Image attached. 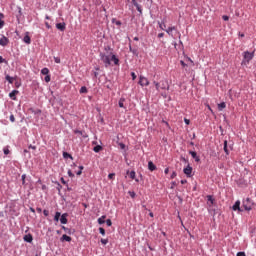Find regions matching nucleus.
<instances>
[{"label": "nucleus", "instance_id": "f257e3e1", "mask_svg": "<svg viewBox=\"0 0 256 256\" xmlns=\"http://www.w3.org/2000/svg\"><path fill=\"white\" fill-rule=\"evenodd\" d=\"M100 59L104 63L105 67L111 66V61L114 62V65H119V58L113 52L100 53Z\"/></svg>", "mask_w": 256, "mask_h": 256}, {"label": "nucleus", "instance_id": "f03ea898", "mask_svg": "<svg viewBox=\"0 0 256 256\" xmlns=\"http://www.w3.org/2000/svg\"><path fill=\"white\" fill-rule=\"evenodd\" d=\"M253 57H255V51L249 52V51H244L243 52V60L241 62V65L244 67H247L251 61H253Z\"/></svg>", "mask_w": 256, "mask_h": 256}, {"label": "nucleus", "instance_id": "7ed1b4c3", "mask_svg": "<svg viewBox=\"0 0 256 256\" xmlns=\"http://www.w3.org/2000/svg\"><path fill=\"white\" fill-rule=\"evenodd\" d=\"M153 85H155L156 91H169V82L162 80L160 82L154 81Z\"/></svg>", "mask_w": 256, "mask_h": 256}, {"label": "nucleus", "instance_id": "20e7f679", "mask_svg": "<svg viewBox=\"0 0 256 256\" xmlns=\"http://www.w3.org/2000/svg\"><path fill=\"white\" fill-rule=\"evenodd\" d=\"M253 200L250 198H247L246 200L243 201L242 207L245 209V211H251L253 209Z\"/></svg>", "mask_w": 256, "mask_h": 256}, {"label": "nucleus", "instance_id": "39448f33", "mask_svg": "<svg viewBox=\"0 0 256 256\" xmlns=\"http://www.w3.org/2000/svg\"><path fill=\"white\" fill-rule=\"evenodd\" d=\"M139 85L141 87H149V79L145 76H139Z\"/></svg>", "mask_w": 256, "mask_h": 256}, {"label": "nucleus", "instance_id": "423d86ee", "mask_svg": "<svg viewBox=\"0 0 256 256\" xmlns=\"http://www.w3.org/2000/svg\"><path fill=\"white\" fill-rule=\"evenodd\" d=\"M0 45L2 47H7V45H9V38L3 36L1 39H0Z\"/></svg>", "mask_w": 256, "mask_h": 256}, {"label": "nucleus", "instance_id": "0eeeda50", "mask_svg": "<svg viewBox=\"0 0 256 256\" xmlns=\"http://www.w3.org/2000/svg\"><path fill=\"white\" fill-rule=\"evenodd\" d=\"M17 95H19L18 90H13L9 93V97L12 99V101H17Z\"/></svg>", "mask_w": 256, "mask_h": 256}, {"label": "nucleus", "instance_id": "6e6552de", "mask_svg": "<svg viewBox=\"0 0 256 256\" xmlns=\"http://www.w3.org/2000/svg\"><path fill=\"white\" fill-rule=\"evenodd\" d=\"M191 173H193V168L191 166H187L184 168V174L187 175V177H191Z\"/></svg>", "mask_w": 256, "mask_h": 256}, {"label": "nucleus", "instance_id": "1a4fd4ad", "mask_svg": "<svg viewBox=\"0 0 256 256\" xmlns=\"http://www.w3.org/2000/svg\"><path fill=\"white\" fill-rule=\"evenodd\" d=\"M233 211H242L241 210V201H236L235 204L232 206Z\"/></svg>", "mask_w": 256, "mask_h": 256}, {"label": "nucleus", "instance_id": "9d476101", "mask_svg": "<svg viewBox=\"0 0 256 256\" xmlns=\"http://www.w3.org/2000/svg\"><path fill=\"white\" fill-rule=\"evenodd\" d=\"M67 217H68V214L67 213H64L61 215V218H60V223H62V225H67Z\"/></svg>", "mask_w": 256, "mask_h": 256}, {"label": "nucleus", "instance_id": "9b49d317", "mask_svg": "<svg viewBox=\"0 0 256 256\" xmlns=\"http://www.w3.org/2000/svg\"><path fill=\"white\" fill-rule=\"evenodd\" d=\"M189 153H190L191 157H193L195 159L196 163H199V161H201V158H199V156H197V152L190 151Z\"/></svg>", "mask_w": 256, "mask_h": 256}, {"label": "nucleus", "instance_id": "f8f14e48", "mask_svg": "<svg viewBox=\"0 0 256 256\" xmlns=\"http://www.w3.org/2000/svg\"><path fill=\"white\" fill-rule=\"evenodd\" d=\"M3 19H5V14L0 13V29H3V27H5V21Z\"/></svg>", "mask_w": 256, "mask_h": 256}, {"label": "nucleus", "instance_id": "ddd939ff", "mask_svg": "<svg viewBox=\"0 0 256 256\" xmlns=\"http://www.w3.org/2000/svg\"><path fill=\"white\" fill-rule=\"evenodd\" d=\"M24 241H26V243H33V235H31V234L25 235Z\"/></svg>", "mask_w": 256, "mask_h": 256}, {"label": "nucleus", "instance_id": "4468645a", "mask_svg": "<svg viewBox=\"0 0 256 256\" xmlns=\"http://www.w3.org/2000/svg\"><path fill=\"white\" fill-rule=\"evenodd\" d=\"M24 43L27 45H31V37L29 36V33H26V35L23 38Z\"/></svg>", "mask_w": 256, "mask_h": 256}, {"label": "nucleus", "instance_id": "2eb2a0df", "mask_svg": "<svg viewBox=\"0 0 256 256\" xmlns=\"http://www.w3.org/2000/svg\"><path fill=\"white\" fill-rule=\"evenodd\" d=\"M148 169L149 171H155L157 169V166L153 164V161L148 162Z\"/></svg>", "mask_w": 256, "mask_h": 256}, {"label": "nucleus", "instance_id": "dca6fc26", "mask_svg": "<svg viewBox=\"0 0 256 256\" xmlns=\"http://www.w3.org/2000/svg\"><path fill=\"white\" fill-rule=\"evenodd\" d=\"M56 28H57L59 31H65V23H57V24H56Z\"/></svg>", "mask_w": 256, "mask_h": 256}, {"label": "nucleus", "instance_id": "f3484780", "mask_svg": "<svg viewBox=\"0 0 256 256\" xmlns=\"http://www.w3.org/2000/svg\"><path fill=\"white\" fill-rule=\"evenodd\" d=\"M61 241H67L68 243H71V236L64 234L61 237Z\"/></svg>", "mask_w": 256, "mask_h": 256}, {"label": "nucleus", "instance_id": "a211bd4d", "mask_svg": "<svg viewBox=\"0 0 256 256\" xmlns=\"http://www.w3.org/2000/svg\"><path fill=\"white\" fill-rule=\"evenodd\" d=\"M125 99L124 98H121L118 102V105L120 108L124 109L125 108Z\"/></svg>", "mask_w": 256, "mask_h": 256}, {"label": "nucleus", "instance_id": "6ab92c4d", "mask_svg": "<svg viewBox=\"0 0 256 256\" xmlns=\"http://www.w3.org/2000/svg\"><path fill=\"white\" fill-rule=\"evenodd\" d=\"M105 219H107V216H105V215L98 218L99 225H103V223H105Z\"/></svg>", "mask_w": 256, "mask_h": 256}, {"label": "nucleus", "instance_id": "aec40b11", "mask_svg": "<svg viewBox=\"0 0 256 256\" xmlns=\"http://www.w3.org/2000/svg\"><path fill=\"white\" fill-rule=\"evenodd\" d=\"M225 107H227V104H225V102H221L220 104H218L219 111H223V109H225Z\"/></svg>", "mask_w": 256, "mask_h": 256}, {"label": "nucleus", "instance_id": "412c9836", "mask_svg": "<svg viewBox=\"0 0 256 256\" xmlns=\"http://www.w3.org/2000/svg\"><path fill=\"white\" fill-rule=\"evenodd\" d=\"M5 79H6V81H8V83H10V84H13V81H15V78H13V77H11V76H9V75H6Z\"/></svg>", "mask_w": 256, "mask_h": 256}, {"label": "nucleus", "instance_id": "4be33fe9", "mask_svg": "<svg viewBox=\"0 0 256 256\" xmlns=\"http://www.w3.org/2000/svg\"><path fill=\"white\" fill-rule=\"evenodd\" d=\"M103 149V147L101 146V145H97V146H95L94 148H93V151L95 152V153H99V151H101Z\"/></svg>", "mask_w": 256, "mask_h": 256}, {"label": "nucleus", "instance_id": "5701e85b", "mask_svg": "<svg viewBox=\"0 0 256 256\" xmlns=\"http://www.w3.org/2000/svg\"><path fill=\"white\" fill-rule=\"evenodd\" d=\"M63 157H64V159H73V156H71V154H69L67 152H63Z\"/></svg>", "mask_w": 256, "mask_h": 256}, {"label": "nucleus", "instance_id": "b1692460", "mask_svg": "<svg viewBox=\"0 0 256 256\" xmlns=\"http://www.w3.org/2000/svg\"><path fill=\"white\" fill-rule=\"evenodd\" d=\"M3 153L4 155H9V153H11V151L9 150V146L3 148Z\"/></svg>", "mask_w": 256, "mask_h": 256}, {"label": "nucleus", "instance_id": "393cba45", "mask_svg": "<svg viewBox=\"0 0 256 256\" xmlns=\"http://www.w3.org/2000/svg\"><path fill=\"white\" fill-rule=\"evenodd\" d=\"M159 27L162 31H166L167 30V25H165V23H159Z\"/></svg>", "mask_w": 256, "mask_h": 256}, {"label": "nucleus", "instance_id": "a878e982", "mask_svg": "<svg viewBox=\"0 0 256 256\" xmlns=\"http://www.w3.org/2000/svg\"><path fill=\"white\" fill-rule=\"evenodd\" d=\"M134 7H136L139 13H143V10L141 9V6L139 5V3H134Z\"/></svg>", "mask_w": 256, "mask_h": 256}, {"label": "nucleus", "instance_id": "bb28decb", "mask_svg": "<svg viewBox=\"0 0 256 256\" xmlns=\"http://www.w3.org/2000/svg\"><path fill=\"white\" fill-rule=\"evenodd\" d=\"M224 152L229 155V149L227 148V140L224 141Z\"/></svg>", "mask_w": 256, "mask_h": 256}, {"label": "nucleus", "instance_id": "cd10ccee", "mask_svg": "<svg viewBox=\"0 0 256 256\" xmlns=\"http://www.w3.org/2000/svg\"><path fill=\"white\" fill-rule=\"evenodd\" d=\"M60 217H61V212H56L54 216V221H59Z\"/></svg>", "mask_w": 256, "mask_h": 256}, {"label": "nucleus", "instance_id": "c85d7f7f", "mask_svg": "<svg viewBox=\"0 0 256 256\" xmlns=\"http://www.w3.org/2000/svg\"><path fill=\"white\" fill-rule=\"evenodd\" d=\"M207 201H208V203H211V205H213V203H214V199H213V196H211V195H208L207 196Z\"/></svg>", "mask_w": 256, "mask_h": 256}, {"label": "nucleus", "instance_id": "c756f323", "mask_svg": "<svg viewBox=\"0 0 256 256\" xmlns=\"http://www.w3.org/2000/svg\"><path fill=\"white\" fill-rule=\"evenodd\" d=\"M41 73H42V75H49V69L48 68H43L41 70Z\"/></svg>", "mask_w": 256, "mask_h": 256}, {"label": "nucleus", "instance_id": "7c9ffc66", "mask_svg": "<svg viewBox=\"0 0 256 256\" xmlns=\"http://www.w3.org/2000/svg\"><path fill=\"white\" fill-rule=\"evenodd\" d=\"M127 175H130V178H132V179H135V171H131L130 173H129V171H127Z\"/></svg>", "mask_w": 256, "mask_h": 256}, {"label": "nucleus", "instance_id": "2f4dec72", "mask_svg": "<svg viewBox=\"0 0 256 256\" xmlns=\"http://www.w3.org/2000/svg\"><path fill=\"white\" fill-rule=\"evenodd\" d=\"M87 92H88L87 87L82 86V87L80 88V93H81V94L87 93Z\"/></svg>", "mask_w": 256, "mask_h": 256}, {"label": "nucleus", "instance_id": "473e14b6", "mask_svg": "<svg viewBox=\"0 0 256 256\" xmlns=\"http://www.w3.org/2000/svg\"><path fill=\"white\" fill-rule=\"evenodd\" d=\"M165 31L170 35V37H173V30H171L170 27H168Z\"/></svg>", "mask_w": 256, "mask_h": 256}, {"label": "nucleus", "instance_id": "72a5a7b5", "mask_svg": "<svg viewBox=\"0 0 256 256\" xmlns=\"http://www.w3.org/2000/svg\"><path fill=\"white\" fill-rule=\"evenodd\" d=\"M44 81H45L46 83H49V81H51V76H50L49 74L46 75L45 78H44Z\"/></svg>", "mask_w": 256, "mask_h": 256}, {"label": "nucleus", "instance_id": "f704fd0d", "mask_svg": "<svg viewBox=\"0 0 256 256\" xmlns=\"http://www.w3.org/2000/svg\"><path fill=\"white\" fill-rule=\"evenodd\" d=\"M128 194L130 195V197H131L132 199H135V196L137 195V194H135V192H133V191H129Z\"/></svg>", "mask_w": 256, "mask_h": 256}, {"label": "nucleus", "instance_id": "c9c22d12", "mask_svg": "<svg viewBox=\"0 0 256 256\" xmlns=\"http://www.w3.org/2000/svg\"><path fill=\"white\" fill-rule=\"evenodd\" d=\"M106 225H107L108 227H111V226L113 225V222H111V219H107V220H106Z\"/></svg>", "mask_w": 256, "mask_h": 256}, {"label": "nucleus", "instance_id": "e433bc0d", "mask_svg": "<svg viewBox=\"0 0 256 256\" xmlns=\"http://www.w3.org/2000/svg\"><path fill=\"white\" fill-rule=\"evenodd\" d=\"M79 169L80 170L76 172V175H81L83 173V169H84L83 166H80Z\"/></svg>", "mask_w": 256, "mask_h": 256}, {"label": "nucleus", "instance_id": "4c0bfd02", "mask_svg": "<svg viewBox=\"0 0 256 256\" xmlns=\"http://www.w3.org/2000/svg\"><path fill=\"white\" fill-rule=\"evenodd\" d=\"M101 243L102 245H107V243H109L108 239H101Z\"/></svg>", "mask_w": 256, "mask_h": 256}, {"label": "nucleus", "instance_id": "58836bf2", "mask_svg": "<svg viewBox=\"0 0 256 256\" xmlns=\"http://www.w3.org/2000/svg\"><path fill=\"white\" fill-rule=\"evenodd\" d=\"M131 77L132 80L135 81V79H137V74H135V72H131Z\"/></svg>", "mask_w": 256, "mask_h": 256}, {"label": "nucleus", "instance_id": "ea45409f", "mask_svg": "<svg viewBox=\"0 0 256 256\" xmlns=\"http://www.w3.org/2000/svg\"><path fill=\"white\" fill-rule=\"evenodd\" d=\"M108 179H115V173H110L109 175H108Z\"/></svg>", "mask_w": 256, "mask_h": 256}, {"label": "nucleus", "instance_id": "a19ab883", "mask_svg": "<svg viewBox=\"0 0 256 256\" xmlns=\"http://www.w3.org/2000/svg\"><path fill=\"white\" fill-rule=\"evenodd\" d=\"M74 133L76 135H83V131H81V130H74Z\"/></svg>", "mask_w": 256, "mask_h": 256}, {"label": "nucleus", "instance_id": "79ce46f5", "mask_svg": "<svg viewBox=\"0 0 256 256\" xmlns=\"http://www.w3.org/2000/svg\"><path fill=\"white\" fill-rule=\"evenodd\" d=\"M43 215L45 217H49V210H43Z\"/></svg>", "mask_w": 256, "mask_h": 256}, {"label": "nucleus", "instance_id": "37998d69", "mask_svg": "<svg viewBox=\"0 0 256 256\" xmlns=\"http://www.w3.org/2000/svg\"><path fill=\"white\" fill-rule=\"evenodd\" d=\"M27 178V175L23 174L22 175V185H25V179Z\"/></svg>", "mask_w": 256, "mask_h": 256}, {"label": "nucleus", "instance_id": "c03bdc74", "mask_svg": "<svg viewBox=\"0 0 256 256\" xmlns=\"http://www.w3.org/2000/svg\"><path fill=\"white\" fill-rule=\"evenodd\" d=\"M54 61H55V63H61V58H59V57H54Z\"/></svg>", "mask_w": 256, "mask_h": 256}, {"label": "nucleus", "instance_id": "a18cd8bd", "mask_svg": "<svg viewBox=\"0 0 256 256\" xmlns=\"http://www.w3.org/2000/svg\"><path fill=\"white\" fill-rule=\"evenodd\" d=\"M10 121L11 123H15V116L13 114L10 115Z\"/></svg>", "mask_w": 256, "mask_h": 256}, {"label": "nucleus", "instance_id": "49530a36", "mask_svg": "<svg viewBox=\"0 0 256 256\" xmlns=\"http://www.w3.org/2000/svg\"><path fill=\"white\" fill-rule=\"evenodd\" d=\"M170 177H171V179H175V177H177V172H172Z\"/></svg>", "mask_w": 256, "mask_h": 256}, {"label": "nucleus", "instance_id": "de8ad7c7", "mask_svg": "<svg viewBox=\"0 0 256 256\" xmlns=\"http://www.w3.org/2000/svg\"><path fill=\"white\" fill-rule=\"evenodd\" d=\"M184 123H185L186 125H189V124L191 123V121H190L189 119H187V118H184Z\"/></svg>", "mask_w": 256, "mask_h": 256}, {"label": "nucleus", "instance_id": "09e8293b", "mask_svg": "<svg viewBox=\"0 0 256 256\" xmlns=\"http://www.w3.org/2000/svg\"><path fill=\"white\" fill-rule=\"evenodd\" d=\"M236 256H247L245 252H238Z\"/></svg>", "mask_w": 256, "mask_h": 256}, {"label": "nucleus", "instance_id": "8fccbe9b", "mask_svg": "<svg viewBox=\"0 0 256 256\" xmlns=\"http://www.w3.org/2000/svg\"><path fill=\"white\" fill-rule=\"evenodd\" d=\"M222 19H223L224 21H229V16L224 15V16H222Z\"/></svg>", "mask_w": 256, "mask_h": 256}, {"label": "nucleus", "instance_id": "3c124183", "mask_svg": "<svg viewBox=\"0 0 256 256\" xmlns=\"http://www.w3.org/2000/svg\"><path fill=\"white\" fill-rule=\"evenodd\" d=\"M100 234L105 235V230L103 228H99Z\"/></svg>", "mask_w": 256, "mask_h": 256}, {"label": "nucleus", "instance_id": "603ef678", "mask_svg": "<svg viewBox=\"0 0 256 256\" xmlns=\"http://www.w3.org/2000/svg\"><path fill=\"white\" fill-rule=\"evenodd\" d=\"M68 175H69V177H75V174H73V172H71V170L68 171Z\"/></svg>", "mask_w": 256, "mask_h": 256}, {"label": "nucleus", "instance_id": "864d4df0", "mask_svg": "<svg viewBox=\"0 0 256 256\" xmlns=\"http://www.w3.org/2000/svg\"><path fill=\"white\" fill-rule=\"evenodd\" d=\"M180 65H182V67H187V64L183 60L180 61Z\"/></svg>", "mask_w": 256, "mask_h": 256}, {"label": "nucleus", "instance_id": "5fc2aeb1", "mask_svg": "<svg viewBox=\"0 0 256 256\" xmlns=\"http://www.w3.org/2000/svg\"><path fill=\"white\" fill-rule=\"evenodd\" d=\"M162 37H165V33H159L158 38L161 39Z\"/></svg>", "mask_w": 256, "mask_h": 256}, {"label": "nucleus", "instance_id": "6e6d98bb", "mask_svg": "<svg viewBox=\"0 0 256 256\" xmlns=\"http://www.w3.org/2000/svg\"><path fill=\"white\" fill-rule=\"evenodd\" d=\"M45 26L47 27V29H51V26L49 25V22H45Z\"/></svg>", "mask_w": 256, "mask_h": 256}, {"label": "nucleus", "instance_id": "4d7b16f0", "mask_svg": "<svg viewBox=\"0 0 256 256\" xmlns=\"http://www.w3.org/2000/svg\"><path fill=\"white\" fill-rule=\"evenodd\" d=\"M0 63H5V59L3 58V56H0Z\"/></svg>", "mask_w": 256, "mask_h": 256}, {"label": "nucleus", "instance_id": "13d9d810", "mask_svg": "<svg viewBox=\"0 0 256 256\" xmlns=\"http://www.w3.org/2000/svg\"><path fill=\"white\" fill-rule=\"evenodd\" d=\"M164 173H165V175H168L169 174V168H165Z\"/></svg>", "mask_w": 256, "mask_h": 256}, {"label": "nucleus", "instance_id": "bf43d9fd", "mask_svg": "<svg viewBox=\"0 0 256 256\" xmlns=\"http://www.w3.org/2000/svg\"><path fill=\"white\" fill-rule=\"evenodd\" d=\"M29 149H33V150L35 151V149H37V147H36V146H33V145H30V146H29Z\"/></svg>", "mask_w": 256, "mask_h": 256}, {"label": "nucleus", "instance_id": "052dcab7", "mask_svg": "<svg viewBox=\"0 0 256 256\" xmlns=\"http://www.w3.org/2000/svg\"><path fill=\"white\" fill-rule=\"evenodd\" d=\"M120 149H125V144L120 143Z\"/></svg>", "mask_w": 256, "mask_h": 256}, {"label": "nucleus", "instance_id": "680f3d73", "mask_svg": "<svg viewBox=\"0 0 256 256\" xmlns=\"http://www.w3.org/2000/svg\"><path fill=\"white\" fill-rule=\"evenodd\" d=\"M170 29H171L172 31H177V27H175V26L170 27Z\"/></svg>", "mask_w": 256, "mask_h": 256}, {"label": "nucleus", "instance_id": "e2e57ef3", "mask_svg": "<svg viewBox=\"0 0 256 256\" xmlns=\"http://www.w3.org/2000/svg\"><path fill=\"white\" fill-rule=\"evenodd\" d=\"M61 183H63V185H66L67 182H65V179L64 178H61Z\"/></svg>", "mask_w": 256, "mask_h": 256}, {"label": "nucleus", "instance_id": "0e129e2a", "mask_svg": "<svg viewBox=\"0 0 256 256\" xmlns=\"http://www.w3.org/2000/svg\"><path fill=\"white\" fill-rule=\"evenodd\" d=\"M185 183H187V180H181L182 185H185Z\"/></svg>", "mask_w": 256, "mask_h": 256}, {"label": "nucleus", "instance_id": "69168bd1", "mask_svg": "<svg viewBox=\"0 0 256 256\" xmlns=\"http://www.w3.org/2000/svg\"><path fill=\"white\" fill-rule=\"evenodd\" d=\"M15 86H16L17 88H19V87H21V84H19L18 82H16V83H15Z\"/></svg>", "mask_w": 256, "mask_h": 256}, {"label": "nucleus", "instance_id": "338daca9", "mask_svg": "<svg viewBox=\"0 0 256 256\" xmlns=\"http://www.w3.org/2000/svg\"><path fill=\"white\" fill-rule=\"evenodd\" d=\"M116 25H121V21H116Z\"/></svg>", "mask_w": 256, "mask_h": 256}, {"label": "nucleus", "instance_id": "774afa93", "mask_svg": "<svg viewBox=\"0 0 256 256\" xmlns=\"http://www.w3.org/2000/svg\"><path fill=\"white\" fill-rule=\"evenodd\" d=\"M149 215L150 217H154L153 212H150Z\"/></svg>", "mask_w": 256, "mask_h": 256}]
</instances>
